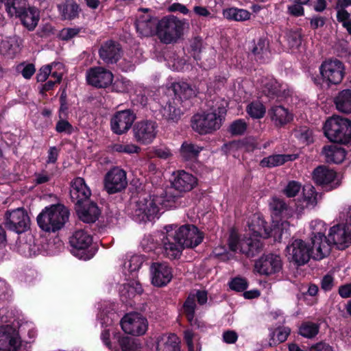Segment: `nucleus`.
I'll list each match as a JSON object with an SVG mask.
<instances>
[{
  "instance_id": "nucleus-1",
  "label": "nucleus",
  "mask_w": 351,
  "mask_h": 351,
  "mask_svg": "<svg viewBox=\"0 0 351 351\" xmlns=\"http://www.w3.org/2000/svg\"><path fill=\"white\" fill-rule=\"evenodd\" d=\"M91 191L86 185L84 178L77 177L71 182L70 196L75 203V209L79 219H99L101 210L97 204L90 202Z\"/></svg>"
},
{
  "instance_id": "nucleus-2",
  "label": "nucleus",
  "mask_w": 351,
  "mask_h": 351,
  "mask_svg": "<svg viewBox=\"0 0 351 351\" xmlns=\"http://www.w3.org/2000/svg\"><path fill=\"white\" fill-rule=\"evenodd\" d=\"M319 74H311V80L321 90H326L339 85L346 74V66L337 58L325 60L319 66Z\"/></svg>"
},
{
  "instance_id": "nucleus-3",
  "label": "nucleus",
  "mask_w": 351,
  "mask_h": 351,
  "mask_svg": "<svg viewBox=\"0 0 351 351\" xmlns=\"http://www.w3.org/2000/svg\"><path fill=\"white\" fill-rule=\"evenodd\" d=\"M181 195L174 189L162 190L160 195L152 196V199L147 201L146 203L135 210L136 219H154L160 217V210L162 208H171L176 207ZM164 211L162 212V213Z\"/></svg>"
},
{
  "instance_id": "nucleus-4",
  "label": "nucleus",
  "mask_w": 351,
  "mask_h": 351,
  "mask_svg": "<svg viewBox=\"0 0 351 351\" xmlns=\"http://www.w3.org/2000/svg\"><path fill=\"white\" fill-rule=\"evenodd\" d=\"M209 106L210 111L195 114L191 118L192 129L201 135L210 134L219 130L226 114L227 110L223 101H217L215 105Z\"/></svg>"
},
{
  "instance_id": "nucleus-5",
  "label": "nucleus",
  "mask_w": 351,
  "mask_h": 351,
  "mask_svg": "<svg viewBox=\"0 0 351 351\" xmlns=\"http://www.w3.org/2000/svg\"><path fill=\"white\" fill-rule=\"evenodd\" d=\"M323 130L330 142L343 145L351 143V120L348 118L333 115L326 119Z\"/></svg>"
},
{
  "instance_id": "nucleus-6",
  "label": "nucleus",
  "mask_w": 351,
  "mask_h": 351,
  "mask_svg": "<svg viewBox=\"0 0 351 351\" xmlns=\"http://www.w3.org/2000/svg\"><path fill=\"white\" fill-rule=\"evenodd\" d=\"M249 229L255 237L267 239L273 237L276 241H280L287 233L289 226V221H250Z\"/></svg>"
},
{
  "instance_id": "nucleus-7",
  "label": "nucleus",
  "mask_w": 351,
  "mask_h": 351,
  "mask_svg": "<svg viewBox=\"0 0 351 351\" xmlns=\"http://www.w3.org/2000/svg\"><path fill=\"white\" fill-rule=\"evenodd\" d=\"M184 23L173 16H165L157 24V36L165 44L176 42L183 34Z\"/></svg>"
},
{
  "instance_id": "nucleus-8",
  "label": "nucleus",
  "mask_w": 351,
  "mask_h": 351,
  "mask_svg": "<svg viewBox=\"0 0 351 351\" xmlns=\"http://www.w3.org/2000/svg\"><path fill=\"white\" fill-rule=\"evenodd\" d=\"M228 245L230 250L239 252L247 257H253L261 252L263 244L258 239L244 238L240 239L235 230H232L228 239Z\"/></svg>"
},
{
  "instance_id": "nucleus-9",
  "label": "nucleus",
  "mask_w": 351,
  "mask_h": 351,
  "mask_svg": "<svg viewBox=\"0 0 351 351\" xmlns=\"http://www.w3.org/2000/svg\"><path fill=\"white\" fill-rule=\"evenodd\" d=\"M312 175L314 182L327 192L336 189L341 184L337 173L325 165L316 167Z\"/></svg>"
},
{
  "instance_id": "nucleus-10",
  "label": "nucleus",
  "mask_w": 351,
  "mask_h": 351,
  "mask_svg": "<svg viewBox=\"0 0 351 351\" xmlns=\"http://www.w3.org/2000/svg\"><path fill=\"white\" fill-rule=\"evenodd\" d=\"M158 123L151 119H145L136 122L132 128L133 137L141 145L151 144L158 133Z\"/></svg>"
},
{
  "instance_id": "nucleus-11",
  "label": "nucleus",
  "mask_w": 351,
  "mask_h": 351,
  "mask_svg": "<svg viewBox=\"0 0 351 351\" xmlns=\"http://www.w3.org/2000/svg\"><path fill=\"white\" fill-rule=\"evenodd\" d=\"M122 330L127 334L133 336H141L148 329V321L142 314L132 312L125 314L121 319Z\"/></svg>"
},
{
  "instance_id": "nucleus-12",
  "label": "nucleus",
  "mask_w": 351,
  "mask_h": 351,
  "mask_svg": "<svg viewBox=\"0 0 351 351\" xmlns=\"http://www.w3.org/2000/svg\"><path fill=\"white\" fill-rule=\"evenodd\" d=\"M288 260L298 267L306 264L312 258L309 245L302 239H295L287 246Z\"/></svg>"
},
{
  "instance_id": "nucleus-13",
  "label": "nucleus",
  "mask_w": 351,
  "mask_h": 351,
  "mask_svg": "<svg viewBox=\"0 0 351 351\" xmlns=\"http://www.w3.org/2000/svg\"><path fill=\"white\" fill-rule=\"evenodd\" d=\"M263 95L269 100H282L289 96L287 85L280 82L273 76H265L261 79Z\"/></svg>"
},
{
  "instance_id": "nucleus-14",
  "label": "nucleus",
  "mask_w": 351,
  "mask_h": 351,
  "mask_svg": "<svg viewBox=\"0 0 351 351\" xmlns=\"http://www.w3.org/2000/svg\"><path fill=\"white\" fill-rule=\"evenodd\" d=\"M136 119V114L133 110H118L110 119L111 130L117 135L125 134L132 128Z\"/></svg>"
},
{
  "instance_id": "nucleus-15",
  "label": "nucleus",
  "mask_w": 351,
  "mask_h": 351,
  "mask_svg": "<svg viewBox=\"0 0 351 351\" xmlns=\"http://www.w3.org/2000/svg\"><path fill=\"white\" fill-rule=\"evenodd\" d=\"M177 241L187 248H193L203 241V234L193 225H184L178 230H173Z\"/></svg>"
},
{
  "instance_id": "nucleus-16",
  "label": "nucleus",
  "mask_w": 351,
  "mask_h": 351,
  "mask_svg": "<svg viewBox=\"0 0 351 351\" xmlns=\"http://www.w3.org/2000/svg\"><path fill=\"white\" fill-rule=\"evenodd\" d=\"M104 182L108 194L121 192L128 185L126 172L118 167H113L106 174Z\"/></svg>"
},
{
  "instance_id": "nucleus-17",
  "label": "nucleus",
  "mask_w": 351,
  "mask_h": 351,
  "mask_svg": "<svg viewBox=\"0 0 351 351\" xmlns=\"http://www.w3.org/2000/svg\"><path fill=\"white\" fill-rule=\"evenodd\" d=\"M123 53L121 44L112 39L103 42L98 50L99 58L107 65L117 64Z\"/></svg>"
},
{
  "instance_id": "nucleus-18",
  "label": "nucleus",
  "mask_w": 351,
  "mask_h": 351,
  "mask_svg": "<svg viewBox=\"0 0 351 351\" xmlns=\"http://www.w3.org/2000/svg\"><path fill=\"white\" fill-rule=\"evenodd\" d=\"M329 240L339 250H345L351 245V221L337 224L330 229Z\"/></svg>"
},
{
  "instance_id": "nucleus-19",
  "label": "nucleus",
  "mask_w": 351,
  "mask_h": 351,
  "mask_svg": "<svg viewBox=\"0 0 351 351\" xmlns=\"http://www.w3.org/2000/svg\"><path fill=\"white\" fill-rule=\"evenodd\" d=\"M254 268L261 275L275 274L282 268V259L279 255L274 254L263 255L256 261Z\"/></svg>"
},
{
  "instance_id": "nucleus-20",
  "label": "nucleus",
  "mask_w": 351,
  "mask_h": 351,
  "mask_svg": "<svg viewBox=\"0 0 351 351\" xmlns=\"http://www.w3.org/2000/svg\"><path fill=\"white\" fill-rule=\"evenodd\" d=\"M113 78L112 73L103 66L91 67L86 72L87 83L97 88L108 87Z\"/></svg>"
},
{
  "instance_id": "nucleus-21",
  "label": "nucleus",
  "mask_w": 351,
  "mask_h": 351,
  "mask_svg": "<svg viewBox=\"0 0 351 351\" xmlns=\"http://www.w3.org/2000/svg\"><path fill=\"white\" fill-rule=\"evenodd\" d=\"M21 339L16 330L10 325L0 326V351H16Z\"/></svg>"
},
{
  "instance_id": "nucleus-22",
  "label": "nucleus",
  "mask_w": 351,
  "mask_h": 351,
  "mask_svg": "<svg viewBox=\"0 0 351 351\" xmlns=\"http://www.w3.org/2000/svg\"><path fill=\"white\" fill-rule=\"evenodd\" d=\"M173 226H168L165 228L167 235L162 239L163 254L169 259L178 258L184 247L181 243L177 241V239L173 234Z\"/></svg>"
},
{
  "instance_id": "nucleus-23",
  "label": "nucleus",
  "mask_w": 351,
  "mask_h": 351,
  "mask_svg": "<svg viewBox=\"0 0 351 351\" xmlns=\"http://www.w3.org/2000/svg\"><path fill=\"white\" fill-rule=\"evenodd\" d=\"M150 272L152 283L158 287L167 285L173 278L172 269L167 263H153Z\"/></svg>"
},
{
  "instance_id": "nucleus-24",
  "label": "nucleus",
  "mask_w": 351,
  "mask_h": 351,
  "mask_svg": "<svg viewBox=\"0 0 351 351\" xmlns=\"http://www.w3.org/2000/svg\"><path fill=\"white\" fill-rule=\"evenodd\" d=\"M332 242L322 233H317L312 238V247L311 252L312 258L315 260H321L329 255L331 250Z\"/></svg>"
},
{
  "instance_id": "nucleus-25",
  "label": "nucleus",
  "mask_w": 351,
  "mask_h": 351,
  "mask_svg": "<svg viewBox=\"0 0 351 351\" xmlns=\"http://www.w3.org/2000/svg\"><path fill=\"white\" fill-rule=\"evenodd\" d=\"M172 185L175 191L182 193L192 190L197 184V179L193 174L184 170L178 171L174 176Z\"/></svg>"
},
{
  "instance_id": "nucleus-26",
  "label": "nucleus",
  "mask_w": 351,
  "mask_h": 351,
  "mask_svg": "<svg viewBox=\"0 0 351 351\" xmlns=\"http://www.w3.org/2000/svg\"><path fill=\"white\" fill-rule=\"evenodd\" d=\"M69 209L63 204L58 203L46 206L37 216L36 219H69Z\"/></svg>"
},
{
  "instance_id": "nucleus-27",
  "label": "nucleus",
  "mask_w": 351,
  "mask_h": 351,
  "mask_svg": "<svg viewBox=\"0 0 351 351\" xmlns=\"http://www.w3.org/2000/svg\"><path fill=\"white\" fill-rule=\"evenodd\" d=\"M269 206L272 218L289 219L292 217L293 209L281 198L273 197Z\"/></svg>"
},
{
  "instance_id": "nucleus-28",
  "label": "nucleus",
  "mask_w": 351,
  "mask_h": 351,
  "mask_svg": "<svg viewBox=\"0 0 351 351\" xmlns=\"http://www.w3.org/2000/svg\"><path fill=\"white\" fill-rule=\"evenodd\" d=\"M268 114L276 127L281 128L293 120V115L282 106H273Z\"/></svg>"
},
{
  "instance_id": "nucleus-29",
  "label": "nucleus",
  "mask_w": 351,
  "mask_h": 351,
  "mask_svg": "<svg viewBox=\"0 0 351 351\" xmlns=\"http://www.w3.org/2000/svg\"><path fill=\"white\" fill-rule=\"evenodd\" d=\"M158 20L156 17L150 15L141 16L135 23L137 32L142 36H149L156 31L157 33V24Z\"/></svg>"
},
{
  "instance_id": "nucleus-30",
  "label": "nucleus",
  "mask_w": 351,
  "mask_h": 351,
  "mask_svg": "<svg viewBox=\"0 0 351 351\" xmlns=\"http://www.w3.org/2000/svg\"><path fill=\"white\" fill-rule=\"evenodd\" d=\"M322 154L328 163L340 164L346 156L345 149L337 145H324Z\"/></svg>"
},
{
  "instance_id": "nucleus-31",
  "label": "nucleus",
  "mask_w": 351,
  "mask_h": 351,
  "mask_svg": "<svg viewBox=\"0 0 351 351\" xmlns=\"http://www.w3.org/2000/svg\"><path fill=\"white\" fill-rule=\"evenodd\" d=\"M58 11L63 20L72 21L79 17L81 7L75 0H65L58 5Z\"/></svg>"
},
{
  "instance_id": "nucleus-32",
  "label": "nucleus",
  "mask_w": 351,
  "mask_h": 351,
  "mask_svg": "<svg viewBox=\"0 0 351 351\" xmlns=\"http://www.w3.org/2000/svg\"><path fill=\"white\" fill-rule=\"evenodd\" d=\"M92 237L83 230L75 231L69 238L70 245L77 250H84L92 244Z\"/></svg>"
},
{
  "instance_id": "nucleus-33",
  "label": "nucleus",
  "mask_w": 351,
  "mask_h": 351,
  "mask_svg": "<svg viewBox=\"0 0 351 351\" xmlns=\"http://www.w3.org/2000/svg\"><path fill=\"white\" fill-rule=\"evenodd\" d=\"M16 17H19L21 23L29 31H33L40 20L39 11L34 7H29L24 10Z\"/></svg>"
},
{
  "instance_id": "nucleus-34",
  "label": "nucleus",
  "mask_w": 351,
  "mask_h": 351,
  "mask_svg": "<svg viewBox=\"0 0 351 351\" xmlns=\"http://www.w3.org/2000/svg\"><path fill=\"white\" fill-rule=\"evenodd\" d=\"M179 343L175 334H163L157 337L156 349L158 351H180Z\"/></svg>"
},
{
  "instance_id": "nucleus-35",
  "label": "nucleus",
  "mask_w": 351,
  "mask_h": 351,
  "mask_svg": "<svg viewBox=\"0 0 351 351\" xmlns=\"http://www.w3.org/2000/svg\"><path fill=\"white\" fill-rule=\"evenodd\" d=\"M250 51L256 61L260 63H265L269 52V41L267 38L261 37L256 41L254 40Z\"/></svg>"
},
{
  "instance_id": "nucleus-36",
  "label": "nucleus",
  "mask_w": 351,
  "mask_h": 351,
  "mask_svg": "<svg viewBox=\"0 0 351 351\" xmlns=\"http://www.w3.org/2000/svg\"><path fill=\"white\" fill-rule=\"evenodd\" d=\"M337 110L345 114H351V89L339 91L333 99Z\"/></svg>"
},
{
  "instance_id": "nucleus-37",
  "label": "nucleus",
  "mask_w": 351,
  "mask_h": 351,
  "mask_svg": "<svg viewBox=\"0 0 351 351\" xmlns=\"http://www.w3.org/2000/svg\"><path fill=\"white\" fill-rule=\"evenodd\" d=\"M162 118L169 123H176L181 119L183 112L174 101L168 102L161 110Z\"/></svg>"
},
{
  "instance_id": "nucleus-38",
  "label": "nucleus",
  "mask_w": 351,
  "mask_h": 351,
  "mask_svg": "<svg viewBox=\"0 0 351 351\" xmlns=\"http://www.w3.org/2000/svg\"><path fill=\"white\" fill-rule=\"evenodd\" d=\"M202 150V147L189 141H184L180 148V155L184 161H194Z\"/></svg>"
},
{
  "instance_id": "nucleus-39",
  "label": "nucleus",
  "mask_w": 351,
  "mask_h": 351,
  "mask_svg": "<svg viewBox=\"0 0 351 351\" xmlns=\"http://www.w3.org/2000/svg\"><path fill=\"white\" fill-rule=\"evenodd\" d=\"M195 294L191 293L183 304V311L190 324L199 328L200 327V324L198 320L195 318Z\"/></svg>"
},
{
  "instance_id": "nucleus-40",
  "label": "nucleus",
  "mask_w": 351,
  "mask_h": 351,
  "mask_svg": "<svg viewBox=\"0 0 351 351\" xmlns=\"http://www.w3.org/2000/svg\"><path fill=\"white\" fill-rule=\"evenodd\" d=\"M252 14L245 9L232 7L223 10V16L228 21H245L250 19Z\"/></svg>"
},
{
  "instance_id": "nucleus-41",
  "label": "nucleus",
  "mask_w": 351,
  "mask_h": 351,
  "mask_svg": "<svg viewBox=\"0 0 351 351\" xmlns=\"http://www.w3.org/2000/svg\"><path fill=\"white\" fill-rule=\"evenodd\" d=\"M171 88L175 96L179 97L180 100L188 99L195 95L193 89L189 84L185 82L173 83Z\"/></svg>"
},
{
  "instance_id": "nucleus-42",
  "label": "nucleus",
  "mask_w": 351,
  "mask_h": 351,
  "mask_svg": "<svg viewBox=\"0 0 351 351\" xmlns=\"http://www.w3.org/2000/svg\"><path fill=\"white\" fill-rule=\"evenodd\" d=\"M25 0H6L5 2V10L9 16H17L27 8Z\"/></svg>"
},
{
  "instance_id": "nucleus-43",
  "label": "nucleus",
  "mask_w": 351,
  "mask_h": 351,
  "mask_svg": "<svg viewBox=\"0 0 351 351\" xmlns=\"http://www.w3.org/2000/svg\"><path fill=\"white\" fill-rule=\"evenodd\" d=\"M304 200L306 207H314L317 203L318 193L315 188L311 184H305L302 189Z\"/></svg>"
},
{
  "instance_id": "nucleus-44",
  "label": "nucleus",
  "mask_w": 351,
  "mask_h": 351,
  "mask_svg": "<svg viewBox=\"0 0 351 351\" xmlns=\"http://www.w3.org/2000/svg\"><path fill=\"white\" fill-rule=\"evenodd\" d=\"M118 342L122 351H140L141 350V343L138 341L128 336L119 337Z\"/></svg>"
},
{
  "instance_id": "nucleus-45",
  "label": "nucleus",
  "mask_w": 351,
  "mask_h": 351,
  "mask_svg": "<svg viewBox=\"0 0 351 351\" xmlns=\"http://www.w3.org/2000/svg\"><path fill=\"white\" fill-rule=\"evenodd\" d=\"M40 228L47 233H55L65 225V221H37Z\"/></svg>"
},
{
  "instance_id": "nucleus-46",
  "label": "nucleus",
  "mask_w": 351,
  "mask_h": 351,
  "mask_svg": "<svg viewBox=\"0 0 351 351\" xmlns=\"http://www.w3.org/2000/svg\"><path fill=\"white\" fill-rule=\"evenodd\" d=\"M301 32V29H298L296 30H289L286 33L285 38L289 48L298 49L300 47L302 40Z\"/></svg>"
},
{
  "instance_id": "nucleus-47",
  "label": "nucleus",
  "mask_w": 351,
  "mask_h": 351,
  "mask_svg": "<svg viewBox=\"0 0 351 351\" xmlns=\"http://www.w3.org/2000/svg\"><path fill=\"white\" fill-rule=\"evenodd\" d=\"M246 111L252 118L261 119L264 117L266 109L261 102L254 101L247 105Z\"/></svg>"
},
{
  "instance_id": "nucleus-48",
  "label": "nucleus",
  "mask_w": 351,
  "mask_h": 351,
  "mask_svg": "<svg viewBox=\"0 0 351 351\" xmlns=\"http://www.w3.org/2000/svg\"><path fill=\"white\" fill-rule=\"evenodd\" d=\"M247 123L243 119H238L232 121L228 129L232 136H241L245 134L247 129Z\"/></svg>"
},
{
  "instance_id": "nucleus-49",
  "label": "nucleus",
  "mask_w": 351,
  "mask_h": 351,
  "mask_svg": "<svg viewBox=\"0 0 351 351\" xmlns=\"http://www.w3.org/2000/svg\"><path fill=\"white\" fill-rule=\"evenodd\" d=\"M190 53L197 62L201 60V53L203 47V40L197 36L190 40Z\"/></svg>"
},
{
  "instance_id": "nucleus-50",
  "label": "nucleus",
  "mask_w": 351,
  "mask_h": 351,
  "mask_svg": "<svg viewBox=\"0 0 351 351\" xmlns=\"http://www.w3.org/2000/svg\"><path fill=\"white\" fill-rule=\"evenodd\" d=\"M290 329L289 328H278L275 330H274L270 336H271V342L270 345L272 344H279L285 341L290 334Z\"/></svg>"
},
{
  "instance_id": "nucleus-51",
  "label": "nucleus",
  "mask_w": 351,
  "mask_h": 351,
  "mask_svg": "<svg viewBox=\"0 0 351 351\" xmlns=\"http://www.w3.org/2000/svg\"><path fill=\"white\" fill-rule=\"evenodd\" d=\"M5 226L10 230L21 234L30 228V221H7Z\"/></svg>"
},
{
  "instance_id": "nucleus-52",
  "label": "nucleus",
  "mask_w": 351,
  "mask_h": 351,
  "mask_svg": "<svg viewBox=\"0 0 351 351\" xmlns=\"http://www.w3.org/2000/svg\"><path fill=\"white\" fill-rule=\"evenodd\" d=\"M295 136L306 145H309L313 142V131L306 126H300L296 130Z\"/></svg>"
},
{
  "instance_id": "nucleus-53",
  "label": "nucleus",
  "mask_w": 351,
  "mask_h": 351,
  "mask_svg": "<svg viewBox=\"0 0 351 351\" xmlns=\"http://www.w3.org/2000/svg\"><path fill=\"white\" fill-rule=\"evenodd\" d=\"M319 332V327L316 324L306 322L300 327L299 333L306 338H313Z\"/></svg>"
},
{
  "instance_id": "nucleus-54",
  "label": "nucleus",
  "mask_w": 351,
  "mask_h": 351,
  "mask_svg": "<svg viewBox=\"0 0 351 351\" xmlns=\"http://www.w3.org/2000/svg\"><path fill=\"white\" fill-rule=\"evenodd\" d=\"M81 32L84 33L85 29L83 27H66L63 28L59 34V38L64 41H69L75 38Z\"/></svg>"
},
{
  "instance_id": "nucleus-55",
  "label": "nucleus",
  "mask_w": 351,
  "mask_h": 351,
  "mask_svg": "<svg viewBox=\"0 0 351 351\" xmlns=\"http://www.w3.org/2000/svg\"><path fill=\"white\" fill-rule=\"evenodd\" d=\"M4 219H30V218L24 208H18L12 210H7Z\"/></svg>"
},
{
  "instance_id": "nucleus-56",
  "label": "nucleus",
  "mask_w": 351,
  "mask_h": 351,
  "mask_svg": "<svg viewBox=\"0 0 351 351\" xmlns=\"http://www.w3.org/2000/svg\"><path fill=\"white\" fill-rule=\"evenodd\" d=\"M301 190V184L297 181H289L282 190L283 194L287 197H295Z\"/></svg>"
},
{
  "instance_id": "nucleus-57",
  "label": "nucleus",
  "mask_w": 351,
  "mask_h": 351,
  "mask_svg": "<svg viewBox=\"0 0 351 351\" xmlns=\"http://www.w3.org/2000/svg\"><path fill=\"white\" fill-rule=\"evenodd\" d=\"M280 160L281 159L280 154H273L267 157L263 158L260 161L259 165L263 168H272L278 166H281L282 163Z\"/></svg>"
},
{
  "instance_id": "nucleus-58",
  "label": "nucleus",
  "mask_w": 351,
  "mask_h": 351,
  "mask_svg": "<svg viewBox=\"0 0 351 351\" xmlns=\"http://www.w3.org/2000/svg\"><path fill=\"white\" fill-rule=\"evenodd\" d=\"M55 130L58 133H65L70 135L73 132V126L61 117L56 124Z\"/></svg>"
},
{
  "instance_id": "nucleus-59",
  "label": "nucleus",
  "mask_w": 351,
  "mask_h": 351,
  "mask_svg": "<svg viewBox=\"0 0 351 351\" xmlns=\"http://www.w3.org/2000/svg\"><path fill=\"white\" fill-rule=\"evenodd\" d=\"M139 147L133 144H120L117 143L114 144L112 147V149L114 152L119 153H126V154H134L138 153L139 150Z\"/></svg>"
},
{
  "instance_id": "nucleus-60",
  "label": "nucleus",
  "mask_w": 351,
  "mask_h": 351,
  "mask_svg": "<svg viewBox=\"0 0 351 351\" xmlns=\"http://www.w3.org/2000/svg\"><path fill=\"white\" fill-rule=\"evenodd\" d=\"M19 251L21 254L25 256H32L36 254V250L34 244H32V239H29V242H20L19 245Z\"/></svg>"
},
{
  "instance_id": "nucleus-61",
  "label": "nucleus",
  "mask_w": 351,
  "mask_h": 351,
  "mask_svg": "<svg viewBox=\"0 0 351 351\" xmlns=\"http://www.w3.org/2000/svg\"><path fill=\"white\" fill-rule=\"evenodd\" d=\"M230 287L237 291H243L247 287V282L245 278H235L230 282Z\"/></svg>"
},
{
  "instance_id": "nucleus-62",
  "label": "nucleus",
  "mask_w": 351,
  "mask_h": 351,
  "mask_svg": "<svg viewBox=\"0 0 351 351\" xmlns=\"http://www.w3.org/2000/svg\"><path fill=\"white\" fill-rule=\"evenodd\" d=\"M52 67L49 64L43 66L36 74V80L38 82H45L51 74Z\"/></svg>"
},
{
  "instance_id": "nucleus-63",
  "label": "nucleus",
  "mask_w": 351,
  "mask_h": 351,
  "mask_svg": "<svg viewBox=\"0 0 351 351\" xmlns=\"http://www.w3.org/2000/svg\"><path fill=\"white\" fill-rule=\"evenodd\" d=\"M287 13L295 17L302 16L304 15V9L302 5L294 3L287 6Z\"/></svg>"
},
{
  "instance_id": "nucleus-64",
  "label": "nucleus",
  "mask_w": 351,
  "mask_h": 351,
  "mask_svg": "<svg viewBox=\"0 0 351 351\" xmlns=\"http://www.w3.org/2000/svg\"><path fill=\"white\" fill-rule=\"evenodd\" d=\"M143 264L142 258L138 256H133L130 258L128 268L131 271H136L138 270Z\"/></svg>"
}]
</instances>
